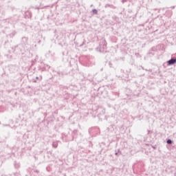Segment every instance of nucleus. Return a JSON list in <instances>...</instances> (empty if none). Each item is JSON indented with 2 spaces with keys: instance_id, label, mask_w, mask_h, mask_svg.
<instances>
[{
  "instance_id": "f257e3e1",
  "label": "nucleus",
  "mask_w": 176,
  "mask_h": 176,
  "mask_svg": "<svg viewBox=\"0 0 176 176\" xmlns=\"http://www.w3.org/2000/svg\"><path fill=\"white\" fill-rule=\"evenodd\" d=\"M175 63H176V59L175 58H172V59L168 60V65H173Z\"/></svg>"
},
{
  "instance_id": "f03ea898",
  "label": "nucleus",
  "mask_w": 176,
  "mask_h": 176,
  "mask_svg": "<svg viewBox=\"0 0 176 176\" xmlns=\"http://www.w3.org/2000/svg\"><path fill=\"white\" fill-rule=\"evenodd\" d=\"M166 143H168V144H172V140H168L167 142H166Z\"/></svg>"
}]
</instances>
